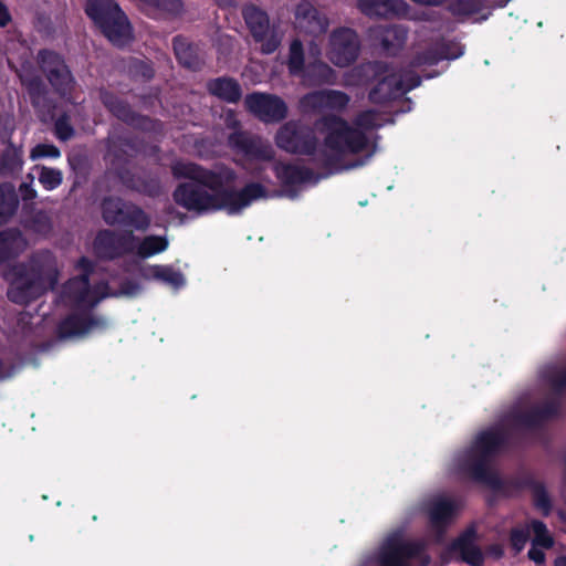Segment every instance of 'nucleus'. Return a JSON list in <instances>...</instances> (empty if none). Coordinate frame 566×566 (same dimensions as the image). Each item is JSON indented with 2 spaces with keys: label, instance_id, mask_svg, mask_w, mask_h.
Returning <instances> with one entry per match:
<instances>
[{
  "label": "nucleus",
  "instance_id": "obj_1",
  "mask_svg": "<svg viewBox=\"0 0 566 566\" xmlns=\"http://www.w3.org/2000/svg\"><path fill=\"white\" fill-rule=\"evenodd\" d=\"M177 179H189L179 184L172 192L174 201L188 211L207 213L226 211L229 216L240 214L252 202L268 198V189L260 182L251 181L241 189L231 186L238 178L231 167L220 164L206 168L192 161H177L171 166Z\"/></svg>",
  "mask_w": 566,
  "mask_h": 566
},
{
  "label": "nucleus",
  "instance_id": "obj_2",
  "mask_svg": "<svg viewBox=\"0 0 566 566\" xmlns=\"http://www.w3.org/2000/svg\"><path fill=\"white\" fill-rule=\"evenodd\" d=\"M510 439L509 430L501 424L481 430L470 446L455 455L457 471L474 482L502 491L505 483L492 469V463L510 446Z\"/></svg>",
  "mask_w": 566,
  "mask_h": 566
},
{
  "label": "nucleus",
  "instance_id": "obj_3",
  "mask_svg": "<svg viewBox=\"0 0 566 566\" xmlns=\"http://www.w3.org/2000/svg\"><path fill=\"white\" fill-rule=\"evenodd\" d=\"M139 150L135 137L115 135L105 140L104 159L108 165V171L125 189L149 198H157L163 193L159 176L153 171L136 174L129 168L132 159Z\"/></svg>",
  "mask_w": 566,
  "mask_h": 566
},
{
  "label": "nucleus",
  "instance_id": "obj_4",
  "mask_svg": "<svg viewBox=\"0 0 566 566\" xmlns=\"http://www.w3.org/2000/svg\"><path fill=\"white\" fill-rule=\"evenodd\" d=\"M56 281L57 269L53 254L48 250L38 251L27 262L13 266L7 296L12 303L27 306L40 298L49 287H53Z\"/></svg>",
  "mask_w": 566,
  "mask_h": 566
},
{
  "label": "nucleus",
  "instance_id": "obj_5",
  "mask_svg": "<svg viewBox=\"0 0 566 566\" xmlns=\"http://www.w3.org/2000/svg\"><path fill=\"white\" fill-rule=\"evenodd\" d=\"M366 85H371L368 99L373 104L386 105L403 96L401 75L394 66L384 61H370L355 69Z\"/></svg>",
  "mask_w": 566,
  "mask_h": 566
},
{
  "label": "nucleus",
  "instance_id": "obj_6",
  "mask_svg": "<svg viewBox=\"0 0 566 566\" xmlns=\"http://www.w3.org/2000/svg\"><path fill=\"white\" fill-rule=\"evenodd\" d=\"M324 145L337 156L357 155L365 151L369 138L365 132L355 128L337 115H325L321 119Z\"/></svg>",
  "mask_w": 566,
  "mask_h": 566
},
{
  "label": "nucleus",
  "instance_id": "obj_7",
  "mask_svg": "<svg viewBox=\"0 0 566 566\" xmlns=\"http://www.w3.org/2000/svg\"><path fill=\"white\" fill-rule=\"evenodd\" d=\"M103 221L111 227L133 228L146 231L150 217L138 205L117 196H106L101 201Z\"/></svg>",
  "mask_w": 566,
  "mask_h": 566
},
{
  "label": "nucleus",
  "instance_id": "obj_8",
  "mask_svg": "<svg viewBox=\"0 0 566 566\" xmlns=\"http://www.w3.org/2000/svg\"><path fill=\"white\" fill-rule=\"evenodd\" d=\"M423 539L406 541L400 533L390 535L378 554L379 566H409V559H420L423 566L430 562Z\"/></svg>",
  "mask_w": 566,
  "mask_h": 566
},
{
  "label": "nucleus",
  "instance_id": "obj_9",
  "mask_svg": "<svg viewBox=\"0 0 566 566\" xmlns=\"http://www.w3.org/2000/svg\"><path fill=\"white\" fill-rule=\"evenodd\" d=\"M463 53L464 46L455 38H436L430 43L419 44L415 48L408 66L424 70V67L438 65L444 60H457Z\"/></svg>",
  "mask_w": 566,
  "mask_h": 566
},
{
  "label": "nucleus",
  "instance_id": "obj_10",
  "mask_svg": "<svg viewBox=\"0 0 566 566\" xmlns=\"http://www.w3.org/2000/svg\"><path fill=\"white\" fill-rule=\"evenodd\" d=\"M86 13L105 35H129L132 24L114 0H87Z\"/></svg>",
  "mask_w": 566,
  "mask_h": 566
},
{
  "label": "nucleus",
  "instance_id": "obj_11",
  "mask_svg": "<svg viewBox=\"0 0 566 566\" xmlns=\"http://www.w3.org/2000/svg\"><path fill=\"white\" fill-rule=\"evenodd\" d=\"M99 99L111 115L136 130L156 133L161 127L159 119L136 112L126 99L114 92L101 90Z\"/></svg>",
  "mask_w": 566,
  "mask_h": 566
},
{
  "label": "nucleus",
  "instance_id": "obj_12",
  "mask_svg": "<svg viewBox=\"0 0 566 566\" xmlns=\"http://www.w3.org/2000/svg\"><path fill=\"white\" fill-rule=\"evenodd\" d=\"M276 146L293 155H314L317 148L315 132L298 120H289L283 124L274 137Z\"/></svg>",
  "mask_w": 566,
  "mask_h": 566
},
{
  "label": "nucleus",
  "instance_id": "obj_13",
  "mask_svg": "<svg viewBox=\"0 0 566 566\" xmlns=\"http://www.w3.org/2000/svg\"><path fill=\"white\" fill-rule=\"evenodd\" d=\"M228 147L248 163H270L275 158L272 144L264 137L238 129L229 134Z\"/></svg>",
  "mask_w": 566,
  "mask_h": 566
},
{
  "label": "nucleus",
  "instance_id": "obj_14",
  "mask_svg": "<svg viewBox=\"0 0 566 566\" xmlns=\"http://www.w3.org/2000/svg\"><path fill=\"white\" fill-rule=\"evenodd\" d=\"M38 64L54 92L65 98L74 88V77L62 55L51 50H40Z\"/></svg>",
  "mask_w": 566,
  "mask_h": 566
},
{
  "label": "nucleus",
  "instance_id": "obj_15",
  "mask_svg": "<svg viewBox=\"0 0 566 566\" xmlns=\"http://www.w3.org/2000/svg\"><path fill=\"white\" fill-rule=\"evenodd\" d=\"M244 105L248 112L266 124L280 123L287 117L289 113L284 99L269 93H250L244 98Z\"/></svg>",
  "mask_w": 566,
  "mask_h": 566
},
{
  "label": "nucleus",
  "instance_id": "obj_16",
  "mask_svg": "<svg viewBox=\"0 0 566 566\" xmlns=\"http://www.w3.org/2000/svg\"><path fill=\"white\" fill-rule=\"evenodd\" d=\"M558 411L559 403L551 400L530 410L513 409L505 415L504 422L511 429L535 430L541 428L545 421L556 417Z\"/></svg>",
  "mask_w": 566,
  "mask_h": 566
},
{
  "label": "nucleus",
  "instance_id": "obj_17",
  "mask_svg": "<svg viewBox=\"0 0 566 566\" xmlns=\"http://www.w3.org/2000/svg\"><path fill=\"white\" fill-rule=\"evenodd\" d=\"M76 268L81 270V274L65 282L63 285V294L75 308L88 310L91 293L90 277L94 272V264L88 258L81 256L76 263Z\"/></svg>",
  "mask_w": 566,
  "mask_h": 566
},
{
  "label": "nucleus",
  "instance_id": "obj_18",
  "mask_svg": "<svg viewBox=\"0 0 566 566\" xmlns=\"http://www.w3.org/2000/svg\"><path fill=\"white\" fill-rule=\"evenodd\" d=\"M273 171L291 198L296 197L297 186L306 182L316 184L321 178L313 169L292 163L277 161L273 166Z\"/></svg>",
  "mask_w": 566,
  "mask_h": 566
},
{
  "label": "nucleus",
  "instance_id": "obj_19",
  "mask_svg": "<svg viewBox=\"0 0 566 566\" xmlns=\"http://www.w3.org/2000/svg\"><path fill=\"white\" fill-rule=\"evenodd\" d=\"M107 321L102 316H94L91 311L74 312L66 315L56 327L60 338H69L88 333L93 328H106Z\"/></svg>",
  "mask_w": 566,
  "mask_h": 566
},
{
  "label": "nucleus",
  "instance_id": "obj_20",
  "mask_svg": "<svg viewBox=\"0 0 566 566\" xmlns=\"http://www.w3.org/2000/svg\"><path fill=\"white\" fill-rule=\"evenodd\" d=\"M426 511L431 528L437 533H443L453 521L458 506L452 499L437 495L427 502Z\"/></svg>",
  "mask_w": 566,
  "mask_h": 566
},
{
  "label": "nucleus",
  "instance_id": "obj_21",
  "mask_svg": "<svg viewBox=\"0 0 566 566\" xmlns=\"http://www.w3.org/2000/svg\"><path fill=\"white\" fill-rule=\"evenodd\" d=\"M328 59L338 66L352 65L358 57L360 51L359 38H329Z\"/></svg>",
  "mask_w": 566,
  "mask_h": 566
},
{
  "label": "nucleus",
  "instance_id": "obj_22",
  "mask_svg": "<svg viewBox=\"0 0 566 566\" xmlns=\"http://www.w3.org/2000/svg\"><path fill=\"white\" fill-rule=\"evenodd\" d=\"M243 18L252 35H275L286 32V30L271 21L265 11L253 4L243 9Z\"/></svg>",
  "mask_w": 566,
  "mask_h": 566
},
{
  "label": "nucleus",
  "instance_id": "obj_23",
  "mask_svg": "<svg viewBox=\"0 0 566 566\" xmlns=\"http://www.w3.org/2000/svg\"><path fill=\"white\" fill-rule=\"evenodd\" d=\"M475 531L468 528L451 543V551L460 554L461 559L470 566H482L484 556L481 548L474 544Z\"/></svg>",
  "mask_w": 566,
  "mask_h": 566
},
{
  "label": "nucleus",
  "instance_id": "obj_24",
  "mask_svg": "<svg viewBox=\"0 0 566 566\" xmlns=\"http://www.w3.org/2000/svg\"><path fill=\"white\" fill-rule=\"evenodd\" d=\"M296 20L302 31L308 35H318L327 32L328 19L312 6L304 3L296 9Z\"/></svg>",
  "mask_w": 566,
  "mask_h": 566
},
{
  "label": "nucleus",
  "instance_id": "obj_25",
  "mask_svg": "<svg viewBox=\"0 0 566 566\" xmlns=\"http://www.w3.org/2000/svg\"><path fill=\"white\" fill-rule=\"evenodd\" d=\"M207 91L210 95L229 104H237L242 97L240 83L229 76H220L207 82Z\"/></svg>",
  "mask_w": 566,
  "mask_h": 566
},
{
  "label": "nucleus",
  "instance_id": "obj_26",
  "mask_svg": "<svg viewBox=\"0 0 566 566\" xmlns=\"http://www.w3.org/2000/svg\"><path fill=\"white\" fill-rule=\"evenodd\" d=\"M303 82L308 86H321L324 84H333L336 80L335 71L322 59L307 61L301 75Z\"/></svg>",
  "mask_w": 566,
  "mask_h": 566
},
{
  "label": "nucleus",
  "instance_id": "obj_27",
  "mask_svg": "<svg viewBox=\"0 0 566 566\" xmlns=\"http://www.w3.org/2000/svg\"><path fill=\"white\" fill-rule=\"evenodd\" d=\"M189 38H174V52L179 64L191 71H199L203 60L196 45L191 44Z\"/></svg>",
  "mask_w": 566,
  "mask_h": 566
},
{
  "label": "nucleus",
  "instance_id": "obj_28",
  "mask_svg": "<svg viewBox=\"0 0 566 566\" xmlns=\"http://www.w3.org/2000/svg\"><path fill=\"white\" fill-rule=\"evenodd\" d=\"M407 3L403 0H359L358 8L369 17H387L405 13Z\"/></svg>",
  "mask_w": 566,
  "mask_h": 566
},
{
  "label": "nucleus",
  "instance_id": "obj_29",
  "mask_svg": "<svg viewBox=\"0 0 566 566\" xmlns=\"http://www.w3.org/2000/svg\"><path fill=\"white\" fill-rule=\"evenodd\" d=\"M304 101L313 107H327L340 111L347 107L350 98L345 92L328 90L308 93Z\"/></svg>",
  "mask_w": 566,
  "mask_h": 566
},
{
  "label": "nucleus",
  "instance_id": "obj_30",
  "mask_svg": "<svg viewBox=\"0 0 566 566\" xmlns=\"http://www.w3.org/2000/svg\"><path fill=\"white\" fill-rule=\"evenodd\" d=\"M22 234L18 229L0 231V266L15 259L22 250Z\"/></svg>",
  "mask_w": 566,
  "mask_h": 566
},
{
  "label": "nucleus",
  "instance_id": "obj_31",
  "mask_svg": "<svg viewBox=\"0 0 566 566\" xmlns=\"http://www.w3.org/2000/svg\"><path fill=\"white\" fill-rule=\"evenodd\" d=\"M118 232L109 229L98 231L94 240V249L97 255L107 261L118 259L117 253Z\"/></svg>",
  "mask_w": 566,
  "mask_h": 566
},
{
  "label": "nucleus",
  "instance_id": "obj_32",
  "mask_svg": "<svg viewBox=\"0 0 566 566\" xmlns=\"http://www.w3.org/2000/svg\"><path fill=\"white\" fill-rule=\"evenodd\" d=\"M19 207L15 188L10 182L0 184V226L9 222Z\"/></svg>",
  "mask_w": 566,
  "mask_h": 566
},
{
  "label": "nucleus",
  "instance_id": "obj_33",
  "mask_svg": "<svg viewBox=\"0 0 566 566\" xmlns=\"http://www.w3.org/2000/svg\"><path fill=\"white\" fill-rule=\"evenodd\" d=\"M22 156V148L17 147L12 142H9L0 155V171L3 175L19 172L23 166Z\"/></svg>",
  "mask_w": 566,
  "mask_h": 566
},
{
  "label": "nucleus",
  "instance_id": "obj_34",
  "mask_svg": "<svg viewBox=\"0 0 566 566\" xmlns=\"http://www.w3.org/2000/svg\"><path fill=\"white\" fill-rule=\"evenodd\" d=\"M450 10L458 17H472L474 20L486 19L489 11L479 0H457L451 3Z\"/></svg>",
  "mask_w": 566,
  "mask_h": 566
},
{
  "label": "nucleus",
  "instance_id": "obj_35",
  "mask_svg": "<svg viewBox=\"0 0 566 566\" xmlns=\"http://www.w3.org/2000/svg\"><path fill=\"white\" fill-rule=\"evenodd\" d=\"M137 243L136 254L142 259H147L166 251L169 244L166 237L155 234L146 235Z\"/></svg>",
  "mask_w": 566,
  "mask_h": 566
},
{
  "label": "nucleus",
  "instance_id": "obj_36",
  "mask_svg": "<svg viewBox=\"0 0 566 566\" xmlns=\"http://www.w3.org/2000/svg\"><path fill=\"white\" fill-rule=\"evenodd\" d=\"M304 46L300 38H294L290 44L287 69L292 76L301 75L306 66Z\"/></svg>",
  "mask_w": 566,
  "mask_h": 566
},
{
  "label": "nucleus",
  "instance_id": "obj_37",
  "mask_svg": "<svg viewBox=\"0 0 566 566\" xmlns=\"http://www.w3.org/2000/svg\"><path fill=\"white\" fill-rule=\"evenodd\" d=\"M151 277L164 282L175 289H180L185 285L184 274L175 270L171 265H153L150 268Z\"/></svg>",
  "mask_w": 566,
  "mask_h": 566
},
{
  "label": "nucleus",
  "instance_id": "obj_38",
  "mask_svg": "<svg viewBox=\"0 0 566 566\" xmlns=\"http://www.w3.org/2000/svg\"><path fill=\"white\" fill-rule=\"evenodd\" d=\"M127 72L133 80L148 82L155 76V69L151 61L130 57L127 63Z\"/></svg>",
  "mask_w": 566,
  "mask_h": 566
},
{
  "label": "nucleus",
  "instance_id": "obj_39",
  "mask_svg": "<svg viewBox=\"0 0 566 566\" xmlns=\"http://www.w3.org/2000/svg\"><path fill=\"white\" fill-rule=\"evenodd\" d=\"M23 84L29 94L31 104L34 107L41 106L45 102L48 95V88L43 80L39 76H32L23 82Z\"/></svg>",
  "mask_w": 566,
  "mask_h": 566
},
{
  "label": "nucleus",
  "instance_id": "obj_40",
  "mask_svg": "<svg viewBox=\"0 0 566 566\" xmlns=\"http://www.w3.org/2000/svg\"><path fill=\"white\" fill-rule=\"evenodd\" d=\"M39 170V181L45 190H54L62 185L63 174L57 168L46 166H35Z\"/></svg>",
  "mask_w": 566,
  "mask_h": 566
},
{
  "label": "nucleus",
  "instance_id": "obj_41",
  "mask_svg": "<svg viewBox=\"0 0 566 566\" xmlns=\"http://www.w3.org/2000/svg\"><path fill=\"white\" fill-rule=\"evenodd\" d=\"M531 527L534 533L533 545L541 546L543 548L549 549L554 545V539L549 535L547 526L544 522L539 520H533L531 522Z\"/></svg>",
  "mask_w": 566,
  "mask_h": 566
},
{
  "label": "nucleus",
  "instance_id": "obj_42",
  "mask_svg": "<svg viewBox=\"0 0 566 566\" xmlns=\"http://www.w3.org/2000/svg\"><path fill=\"white\" fill-rule=\"evenodd\" d=\"M139 238L132 230L118 232L117 253L118 259L128 254L136 253L137 242Z\"/></svg>",
  "mask_w": 566,
  "mask_h": 566
},
{
  "label": "nucleus",
  "instance_id": "obj_43",
  "mask_svg": "<svg viewBox=\"0 0 566 566\" xmlns=\"http://www.w3.org/2000/svg\"><path fill=\"white\" fill-rule=\"evenodd\" d=\"M533 494V504L534 506L542 512L544 516H548L553 509L552 500L546 491L544 483H542Z\"/></svg>",
  "mask_w": 566,
  "mask_h": 566
},
{
  "label": "nucleus",
  "instance_id": "obj_44",
  "mask_svg": "<svg viewBox=\"0 0 566 566\" xmlns=\"http://www.w3.org/2000/svg\"><path fill=\"white\" fill-rule=\"evenodd\" d=\"M117 296V293H111L109 285L106 281H101L91 286L88 311H92L102 300Z\"/></svg>",
  "mask_w": 566,
  "mask_h": 566
},
{
  "label": "nucleus",
  "instance_id": "obj_45",
  "mask_svg": "<svg viewBox=\"0 0 566 566\" xmlns=\"http://www.w3.org/2000/svg\"><path fill=\"white\" fill-rule=\"evenodd\" d=\"M54 134L56 138L62 142H67L75 135V130L70 122V116L66 113L60 115L55 120Z\"/></svg>",
  "mask_w": 566,
  "mask_h": 566
},
{
  "label": "nucleus",
  "instance_id": "obj_46",
  "mask_svg": "<svg viewBox=\"0 0 566 566\" xmlns=\"http://www.w3.org/2000/svg\"><path fill=\"white\" fill-rule=\"evenodd\" d=\"M378 114L376 111L367 109L360 112L353 120L355 128L360 130H373L375 128L380 127L377 123Z\"/></svg>",
  "mask_w": 566,
  "mask_h": 566
},
{
  "label": "nucleus",
  "instance_id": "obj_47",
  "mask_svg": "<svg viewBox=\"0 0 566 566\" xmlns=\"http://www.w3.org/2000/svg\"><path fill=\"white\" fill-rule=\"evenodd\" d=\"M61 156L60 149L53 144H38L30 153V158L36 160L40 158H59Z\"/></svg>",
  "mask_w": 566,
  "mask_h": 566
},
{
  "label": "nucleus",
  "instance_id": "obj_48",
  "mask_svg": "<svg viewBox=\"0 0 566 566\" xmlns=\"http://www.w3.org/2000/svg\"><path fill=\"white\" fill-rule=\"evenodd\" d=\"M407 38H381V48L386 55L398 56L406 45Z\"/></svg>",
  "mask_w": 566,
  "mask_h": 566
},
{
  "label": "nucleus",
  "instance_id": "obj_49",
  "mask_svg": "<svg viewBox=\"0 0 566 566\" xmlns=\"http://www.w3.org/2000/svg\"><path fill=\"white\" fill-rule=\"evenodd\" d=\"M547 381L556 394H562L566 389V367L563 369H554L547 373Z\"/></svg>",
  "mask_w": 566,
  "mask_h": 566
},
{
  "label": "nucleus",
  "instance_id": "obj_50",
  "mask_svg": "<svg viewBox=\"0 0 566 566\" xmlns=\"http://www.w3.org/2000/svg\"><path fill=\"white\" fill-rule=\"evenodd\" d=\"M528 538L530 533L527 530L514 527L510 532V543L515 553H520L523 551Z\"/></svg>",
  "mask_w": 566,
  "mask_h": 566
},
{
  "label": "nucleus",
  "instance_id": "obj_51",
  "mask_svg": "<svg viewBox=\"0 0 566 566\" xmlns=\"http://www.w3.org/2000/svg\"><path fill=\"white\" fill-rule=\"evenodd\" d=\"M398 73L401 75V90H403V95L421 85L422 78L416 72L405 70Z\"/></svg>",
  "mask_w": 566,
  "mask_h": 566
},
{
  "label": "nucleus",
  "instance_id": "obj_52",
  "mask_svg": "<svg viewBox=\"0 0 566 566\" xmlns=\"http://www.w3.org/2000/svg\"><path fill=\"white\" fill-rule=\"evenodd\" d=\"M163 13L178 14L182 10L180 0H150Z\"/></svg>",
  "mask_w": 566,
  "mask_h": 566
},
{
  "label": "nucleus",
  "instance_id": "obj_53",
  "mask_svg": "<svg viewBox=\"0 0 566 566\" xmlns=\"http://www.w3.org/2000/svg\"><path fill=\"white\" fill-rule=\"evenodd\" d=\"M541 484H542V482L536 481L532 476H525L523 479H520V480H516L515 482H513V485L516 489H518V490L530 489L532 492L535 491L537 489V486H539Z\"/></svg>",
  "mask_w": 566,
  "mask_h": 566
},
{
  "label": "nucleus",
  "instance_id": "obj_54",
  "mask_svg": "<svg viewBox=\"0 0 566 566\" xmlns=\"http://www.w3.org/2000/svg\"><path fill=\"white\" fill-rule=\"evenodd\" d=\"M38 31L39 32H60L61 29L55 25L50 18H39L38 19Z\"/></svg>",
  "mask_w": 566,
  "mask_h": 566
},
{
  "label": "nucleus",
  "instance_id": "obj_55",
  "mask_svg": "<svg viewBox=\"0 0 566 566\" xmlns=\"http://www.w3.org/2000/svg\"><path fill=\"white\" fill-rule=\"evenodd\" d=\"M140 291V285L133 280H125L120 283V293L125 295H135Z\"/></svg>",
  "mask_w": 566,
  "mask_h": 566
},
{
  "label": "nucleus",
  "instance_id": "obj_56",
  "mask_svg": "<svg viewBox=\"0 0 566 566\" xmlns=\"http://www.w3.org/2000/svg\"><path fill=\"white\" fill-rule=\"evenodd\" d=\"M527 556L537 565H543L546 559L545 553L534 545H532V547L530 548Z\"/></svg>",
  "mask_w": 566,
  "mask_h": 566
},
{
  "label": "nucleus",
  "instance_id": "obj_57",
  "mask_svg": "<svg viewBox=\"0 0 566 566\" xmlns=\"http://www.w3.org/2000/svg\"><path fill=\"white\" fill-rule=\"evenodd\" d=\"M20 191L22 195V199L25 201L33 200L36 198V191L29 184H25V182L21 184Z\"/></svg>",
  "mask_w": 566,
  "mask_h": 566
},
{
  "label": "nucleus",
  "instance_id": "obj_58",
  "mask_svg": "<svg viewBox=\"0 0 566 566\" xmlns=\"http://www.w3.org/2000/svg\"><path fill=\"white\" fill-rule=\"evenodd\" d=\"M321 55L322 51L319 45L315 41H312L308 48V61H312L314 59H321Z\"/></svg>",
  "mask_w": 566,
  "mask_h": 566
},
{
  "label": "nucleus",
  "instance_id": "obj_59",
  "mask_svg": "<svg viewBox=\"0 0 566 566\" xmlns=\"http://www.w3.org/2000/svg\"><path fill=\"white\" fill-rule=\"evenodd\" d=\"M11 20L10 13L6 4L0 0V25H7Z\"/></svg>",
  "mask_w": 566,
  "mask_h": 566
},
{
  "label": "nucleus",
  "instance_id": "obj_60",
  "mask_svg": "<svg viewBox=\"0 0 566 566\" xmlns=\"http://www.w3.org/2000/svg\"><path fill=\"white\" fill-rule=\"evenodd\" d=\"M269 41L266 43V49H264L263 51L266 52V53H270L272 51H274L280 44H281V38H275V36H272V38H268Z\"/></svg>",
  "mask_w": 566,
  "mask_h": 566
},
{
  "label": "nucleus",
  "instance_id": "obj_61",
  "mask_svg": "<svg viewBox=\"0 0 566 566\" xmlns=\"http://www.w3.org/2000/svg\"><path fill=\"white\" fill-rule=\"evenodd\" d=\"M134 38H107V40L112 43V45L117 48H123L128 43L129 40H133Z\"/></svg>",
  "mask_w": 566,
  "mask_h": 566
},
{
  "label": "nucleus",
  "instance_id": "obj_62",
  "mask_svg": "<svg viewBox=\"0 0 566 566\" xmlns=\"http://www.w3.org/2000/svg\"><path fill=\"white\" fill-rule=\"evenodd\" d=\"M338 160L339 158L336 156H328L325 158L324 167L331 169L338 163Z\"/></svg>",
  "mask_w": 566,
  "mask_h": 566
},
{
  "label": "nucleus",
  "instance_id": "obj_63",
  "mask_svg": "<svg viewBox=\"0 0 566 566\" xmlns=\"http://www.w3.org/2000/svg\"><path fill=\"white\" fill-rule=\"evenodd\" d=\"M444 71H446V69H443L441 71L433 70L431 72L423 73V77L427 80L434 78V77L440 76Z\"/></svg>",
  "mask_w": 566,
  "mask_h": 566
},
{
  "label": "nucleus",
  "instance_id": "obj_64",
  "mask_svg": "<svg viewBox=\"0 0 566 566\" xmlns=\"http://www.w3.org/2000/svg\"><path fill=\"white\" fill-rule=\"evenodd\" d=\"M554 566H566V556H558L554 562Z\"/></svg>",
  "mask_w": 566,
  "mask_h": 566
}]
</instances>
